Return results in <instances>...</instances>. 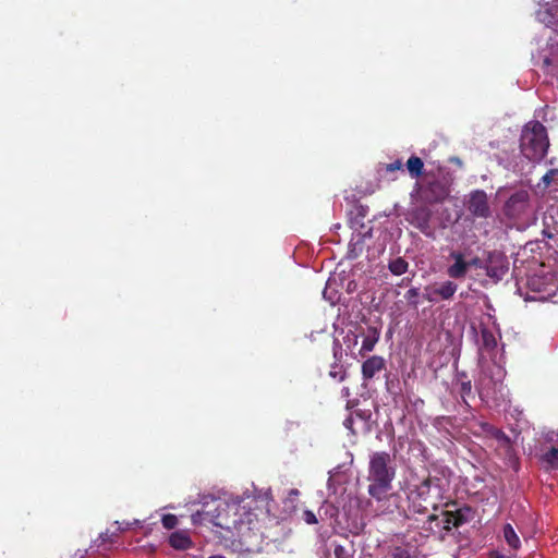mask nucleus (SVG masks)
<instances>
[{
    "mask_svg": "<svg viewBox=\"0 0 558 558\" xmlns=\"http://www.w3.org/2000/svg\"><path fill=\"white\" fill-rule=\"evenodd\" d=\"M493 435L500 442V446L506 449V452L509 456V458H511L513 456V448L509 436H507L502 430L497 428L494 429Z\"/></svg>",
    "mask_w": 558,
    "mask_h": 558,
    "instance_id": "b1692460",
    "label": "nucleus"
},
{
    "mask_svg": "<svg viewBox=\"0 0 558 558\" xmlns=\"http://www.w3.org/2000/svg\"><path fill=\"white\" fill-rule=\"evenodd\" d=\"M386 172H393L397 170H403V163L401 159H396L393 162L385 165Z\"/></svg>",
    "mask_w": 558,
    "mask_h": 558,
    "instance_id": "7c9ffc66",
    "label": "nucleus"
},
{
    "mask_svg": "<svg viewBox=\"0 0 558 558\" xmlns=\"http://www.w3.org/2000/svg\"><path fill=\"white\" fill-rule=\"evenodd\" d=\"M117 536H118L117 531H114V532L106 531V532L100 534L99 539L101 541L102 544H105V543L112 544V543L116 542L114 538Z\"/></svg>",
    "mask_w": 558,
    "mask_h": 558,
    "instance_id": "c756f323",
    "label": "nucleus"
},
{
    "mask_svg": "<svg viewBox=\"0 0 558 558\" xmlns=\"http://www.w3.org/2000/svg\"><path fill=\"white\" fill-rule=\"evenodd\" d=\"M410 282V279L409 278H403L400 286H404V284H408Z\"/></svg>",
    "mask_w": 558,
    "mask_h": 558,
    "instance_id": "4c0bfd02",
    "label": "nucleus"
},
{
    "mask_svg": "<svg viewBox=\"0 0 558 558\" xmlns=\"http://www.w3.org/2000/svg\"><path fill=\"white\" fill-rule=\"evenodd\" d=\"M472 509L469 506H464L453 511H444V529L446 531H450L452 527H459L463 525L469 521Z\"/></svg>",
    "mask_w": 558,
    "mask_h": 558,
    "instance_id": "9d476101",
    "label": "nucleus"
},
{
    "mask_svg": "<svg viewBox=\"0 0 558 558\" xmlns=\"http://www.w3.org/2000/svg\"><path fill=\"white\" fill-rule=\"evenodd\" d=\"M397 475L395 456L387 451H375L369 454L367 469V493L377 502L391 501L399 495L391 493L392 482Z\"/></svg>",
    "mask_w": 558,
    "mask_h": 558,
    "instance_id": "f257e3e1",
    "label": "nucleus"
},
{
    "mask_svg": "<svg viewBox=\"0 0 558 558\" xmlns=\"http://www.w3.org/2000/svg\"><path fill=\"white\" fill-rule=\"evenodd\" d=\"M332 354L335 361L330 366L328 375L337 381H343L347 378V369L341 363L343 359L342 344L337 339L332 341Z\"/></svg>",
    "mask_w": 558,
    "mask_h": 558,
    "instance_id": "f8f14e48",
    "label": "nucleus"
},
{
    "mask_svg": "<svg viewBox=\"0 0 558 558\" xmlns=\"http://www.w3.org/2000/svg\"><path fill=\"white\" fill-rule=\"evenodd\" d=\"M437 499L438 498H436L434 490L422 482L411 489L409 494L412 510L420 514L426 513L429 507L436 510Z\"/></svg>",
    "mask_w": 558,
    "mask_h": 558,
    "instance_id": "20e7f679",
    "label": "nucleus"
},
{
    "mask_svg": "<svg viewBox=\"0 0 558 558\" xmlns=\"http://www.w3.org/2000/svg\"><path fill=\"white\" fill-rule=\"evenodd\" d=\"M392 558H416L408 547L396 546L391 549Z\"/></svg>",
    "mask_w": 558,
    "mask_h": 558,
    "instance_id": "a878e982",
    "label": "nucleus"
},
{
    "mask_svg": "<svg viewBox=\"0 0 558 558\" xmlns=\"http://www.w3.org/2000/svg\"><path fill=\"white\" fill-rule=\"evenodd\" d=\"M161 522L165 529L172 530L178 525V518L171 513L163 514Z\"/></svg>",
    "mask_w": 558,
    "mask_h": 558,
    "instance_id": "bb28decb",
    "label": "nucleus"
},
{
    "mask_svg": "<svg viewBox=\"0 0 558 558\" xmlns=\"http://www.w3.org/2000/svg\"><path fill=\"white\" fill-rule=\"evenodd\" d=\"M544 235L547 236V238H551V234L546 232V231H543Z\"/></svg>",
    "mask_w": 558,
    "mask_h": 558,
    "instance_id": "a19ab883",
    "label": "nucleus"
},
{
    "mask_svg": "<svg viewBox=\"0 0 558 558\" xmlns=\"http://www.w3.org/2000/svg\"><path fill=\"white\" fill-rule=\"evenodd\" d=\"M470 264V267L471 266H474V267H482L481 265V259L478 257H474L473 259H471L470 262H468Z\"/></svg>",
    "mask_w": 558,
    "mask_h": 558,
    "instance_id": "c9c22d12",
    "label": "nucleus"
},
{
    "mask_svg": "<svg viewBox=\"0 0 558 558\" xmlns=\"http://www.w3.org/2000/svg\"><path fill=\"white\" fill-rule=\"evenodd\" d=\"M354 415H356L357 417H360V418H361V420H363V421H366V420H367V417H368V415H366V414H365L364 412H362V411H355V412L353 413V416H354Z\"/></svg>",
    "mask_w": 558,
    "mask_h": 558,
    "instance_id": "e433bc0d",
    "label": "nucleus"
},
{
    "mask_svg": "<svg viewBox=\"0 0 558 558\" xmlns=\"http://www.w3.org/2000/svg\"><path fill=\"white\" fill-rule=\"evenodd\" d=\"M457 283L448 280L426 287V293L423 296L426 301L433 303L438 300H450L457 292Z\"/></svg>",
    "mask_w": 558,
    "mask_h": 558,
    "instance_id": "6e6552de",
    "label": "nucleus"
},
{
    "mask_svg": "<svg viewBox=\"0 0 558 558\" xmlns=\"http://www.w3.org/2000/svg\"><path fill=\"white\" fill-rule=\"evenodd\" d=\"M363 336L364 338L360 350L361 355L374 350L375 344L379 340V331L375 327H367L366 332L363 333Z\"/></svg>",
    "mask_w": 558,
    "mask_h": 558,
    "instance_id": "dca6fc26",
    "label": "nucleus"
},
{
    "mask_svg": "<svg viewBox=\"0 0 558 558\" xmlns=\"http://www.w3.org/2000/svg\"><path fill=\"white\" fill-rule=\"evenodd\" d=\"M481 339H482V348L486 351H493L497 347V340L495 335L487 327H481Z\"/></svg>",
    "mask_w": 558,
    "mask_h": 558,
    "instance_id": "aec40b11",
    "label": "nucleus"
},
{
    "mask_svg": "<svg viewBox=\"0 0 558 558\" xmlns=\"http://www.w3.org/2000/svg\"><path fill=\"white\" fill-rule=\"evenodd\" d=\"M436 519H437V515H435V514H430V515L428 517V520H429V521H435Z\"/></svg>",
    "mask_w": 558,
    "mask_h": 558,
    "instance_id": "ea45409f",
    "label": "nucleus"
},
{
    "mask_svg": "<svg viewBox=\"0 0 558 558\" xmlns=\"http://www.w3.org/2000/svg\"><path fill=\"white\" fill-rule=\"evenodd\" d=\"M549 148V137L545 125L531 120L524 124L520 135V151L530 161H541Z\"/></svg>",
    "mask_w": 558,
    "mask_h": 558,
    "instance_id": "f03ea898",
    "label": "nucleus"
},
{
    "mask_svg": "<svg viewBox=\"0 0 558 558\" xmlns=\"http://www.w3.org/2000/svg\"><path fill=\"white\" fill-rule=\"evenodd\" d=\"M484 268L489 278L498 281L508 272L509 262L505 253L495 250L488 252Z\"/></svg>",
    "mask_w": 558,
    "mask_h": 558,
    "instance_id": "423d86ee",
    "label": "nucleus"
},
{
    "mask_svg": "<svg viewBox=\"0 0 558 558\" xmlns=\"http://www.w3.org/2000/svg\"><path fill=\"white\" fill-rule=\"evenodd\" d=\"M555 174H558V169H550L548 172H546L543 175L542 181L545 184V186H549L550 185Z\"/></svg>",
    "mask_w": 558,
    "mask_h": 558,
    "instance_id": "72a5a7b5",
    "label": "nucleus"
},
{
    "mask_svg": "<svg viewBox=\"0 0 558 558\" xmlns=\"http://www.w3.org/2000/svg\"><path fill=\"white\" fill-rule=\"evenodd\" d=\"M417 194L422 202L425 204H437L442 202L448 195V189L445 183L435 177L429 178V174L423 180L421 184H416Z\"/></svg>",
    "mask_w": 558,
    "mask_h": 558,
    "instance_id": "7ed1b4c3",
    "label": "nucleus"
},
{
    "mask_svg": "<svg viewBox=\"0 0 558 558\" xmlns=\"http://www.w3.org/2000/svg\"><path fill=\"white\" fill-rule=\"evenodd\" d=\"M545 14H547L550 20H547V24L548 25H551V26H556L558 25V8L557 7H551L550 9H548Z\"/></svg>",
    "mask_w": 558,
    "mask_h": 558,
    "instance_id": "cd10ccee",
    "label": "nucleus"
},
{
    "mask_svg": "<svg viewBox=\"0 0 558 558\" xmlns=\"http://www.w3.org/2000/svg\"><path fill=\"white\" fill-rule=\"evenodd\" d=\"M459 393L461 397L462 403L470 409L471 405L469 403V398H473L472 384L471 380H462L460 383Z\"/></svg>",
    "mask_w": 558,
    "mask_h": 558,
    "instance_id": "5701e85b",
    "label": "nucleus"
},
{
    "mask_svg": "<svg viewBox=\"0 0 558 558\" xmlns=\"http://www.w3.org/2000/svg\"><path fill=\"white\" fill-rule=\"evenodd\" d=\"M386 368V361L379 355H373L362 364V376L365 381L371 380L376 374Z\"/></svg>",
    "mask_w": 558,
    "mask_h": 558,
    "instance_id": "4468645a",
    "label": "nucleus"
},
{
    "mask_svg": "<svg viewBox=\"0 0 558 558\" xmlns=\"http://www.w3.org/2000/svg\"><path fill=\"white\" fill-rule=\"evenodd\" d=\"M300 492L296 488H292L288 492V495L282 500V513L283 518H290L294 515L298 511V506L300 502Z\"/></svg>",
    "mask_w": 558,
    "mask_h": 558,
    "instance_id": "2eb2a0df",
    "label": "nucleus"
},
{
    "mask_svg": "<svg viewBox=\"0 0 558 558\" xmlns=\"http://www.w3.org/2000/svg\"><path fill=\"white\" fill-rule=\"evenodd\" d=\"M302 520L310 525L316 524L318 522L315 513L311 510H304L302 513Z\"/></svg>",
    "mask_w": 558,
    "mask_h": 558,
    "instance_id": "c85d7f7f",
    "label": "nucleus"
},
{
    "mask_svg": "<svg viewBox=\"0 0 558 558\" xmlns=\"http://www.w3.org/2000/svg\"><path fill=\"white\" fill-rule=\"evenodd\" d=\"M450 257L454 260L452 265L447 268V275L452 279H463L470 268V264L464 259L461 252H451Z\"/></svg>",
    "mask_w": 558,
    "mask_h": 558,
    "instance_id": "ddd939ff",
    "label": "nucleus"
},
{
    "mask_svg": "<svg viewBox=\"0 0 558 558\" xmlns=\"http://www.w3.org/2000/svg\"><path fill=\"white\" fill-rule=\"evenodd\" d=\"M492 558H504V557L498 553H493Z\"/></svg>",
    "mask_w": 558,
    "mask_h": 558,
    "instance_id": "58836bf2",
    "label": "nucleus"
},
{
    "mask_svg": "<svg viewBox=\"0 0 558 558\" xmlns=\"http://www.w3.org/2000/svg\"><path fill=\"white\" fill-rule=\"evenodd\" d=\"M502 533L505 541L512 549L517 550L520 548V538L510 523L504 525Z\"/></svg>",
    "mask_w": 558,
    "mask_h": 558,
    "instance_id": "6ab92c4d",
    "label": "nucleus"
},
{
    "mask_svg": "<svg viewBox=\"0 0 558 558\" xmlns=\"http://www.w3.org/2000/svg\"><path fill=\"white\" fill-rule=\"evenodd\" d=\"M169 544L174 549L185 550L192 547L193 542L185 532L178 531L170 535Z\"/></svg>",
    "mask_w": 558,
    "mask_h": 558,
    "instance_id": "f3484780",
    "label": "nucleus"
},
{
    "mask_svg": "<svg viewBox=\"0 0 558 558\" xmlns=\"http://www.w3.org/2000/svg\"><path fill=\"white\" fill-rule=\"evenodd\" d=\"M404 299L408 302V305L414 310L417 308L420 304L421 293L418 288H411L409 289L405 294Z\"/></svg>",
    "mask_w": 558,
    "mask_h": 558,
    "instance_id": "393cba45",
    "label": "nucleus"
},
{
    "mask_svg": "<svg viewBox=\"0 0 558 558\" xmlns=\"http://www.w3.org/2000/svg\"><path fill=\"white\" fill-rule=\"evenodd\" d=\"M468 209L477 218H488L490 216V207L486 192L483 190L472 192L468 202Z\"/></svg>",
    "mask_w": 558,
    "mask_h": 558,
    "instance_id": "1a4fd4ad",
    "label": "nucleus"
},
{
    "mask_svg": "<svg viewBox=\"0 0 558 558\" xmlns=\"http://www.w3.org/2000/svg\"><path fill=\"white\" fill-rule=\"evenodd\" d=\"M405 166L412 179H418L424 173V162L417 156H411L408 159Z\"/></svg>",
    "mask_w": 558,
    "mask_h": 558,
    "instance_id": "a211bd4d",
    "label": "nucleus"
},
{
    "mask_svg": "<svg viewBox=\"0 0 558 558\" xmlns=\"http://www.w3.org/2000/svg\"><path fill=\"white\" fill-rule=\"evenodd\" d=\"M530 206V193L526 190L514 192L505 203L504 214L511 219L522 217Z\"/></svg>",
    "mask_w": 558,
    "mask_h": 558,
    "instance_id": "39448f33",
    "label": "nucleus"
},
{
    "mask_svg": "<svg viewBox=\"0 0 558 558\" xmlns=\"http://www.w3.org/2000/svg\"><path fill=\"white\" fill-rule=\"evenodd\" d=\"M541 460L548 468L558 470V448H549L542 454Z\"/></svg>",
    "mask_w": 558,
    "mask_h": 558,
    "instance_id": "4be33fe9",
    "label": "nucleus"
},
{
    "mask_svg": "<svg viewBox=\"0 0 558 558\" xmlns=\"http://www.w3.org/2000/svg\"><path fill=\"white\" fill-rule=\"evenodd\" d=\"M335 557L336 558H352V555L343 546L338 545L335 548Z\"/></svg>",
    "mask_w": 558,
    "mask_h": 558,
    "instance_id": "473e14b6",
    "label": "nucleus"
},
{
    "mask_svg": "<svg viewBox=\"0 0 558 558\" xmlns=\"http://www.w3.org/2000/svg\"><path fill=\"white\" fill-rule=\"evenodd\" d=\"M389 271L395 276H401L409 269V263L403 257H397L388 263Z\"/></svg>",
    "mask_w": 558,
    "mask_h": 558,
    "instance_id": "412c9836",
    "label": "nucleus"
},
{
    "mask_svg": "<svg viewBox=\"0 0 558 558\" xmlns=\"http://www.w3.org/2000/svg\"><path fill=\"white\" fill-rule=\"evenodd\" d=\"M430 218L432 211L426 206H418L410 214V223L418 229L422 233L430 235Z\"/></svg>",
    "mask_w": 558,
    "mask_h": 558,
    "instance_id": "9b49d317",
    "label": "nucleus"
},
{
    "mask_svg": "<svg viewBox=\"0 0 558 558\" xmlns=\"http://www.w3.org/2000/svg\"><path fill=\"white\" fill-rule=\"evenodd\" d=\"M138 523H140L138 520H134L133 522H126V521L119 522V521H116V524H117L116 531L117 532H124V531L130 530L132 525H137Z\"/></svg>",
    "mask_w": 558,
    "mask_h": 558,
    "instance_id": "2f4dec72",
    "label": "nucleus"
},
{
    "mask_svg": "<svg viewBox=\"0 0 558 558\" xmlns=\"http://www.w3.org/2000/svg\"><path fill=\"white\" fill-rule=\"evenodd\" d=\"M354 424V416L353 413H350V415L343 421V425L347 429H349L353 435L356 434V430L353 427Z\"/></svg>",
    "mask_w": 558,
    "mask_h": 558,
    "instance_id": "f704fd0d",
    "label": "nucleus"
},
{
    "mask_svg": "<svg viewBox=\"0 0 558 558\" xmlns=\"http://www.w3.org/2000/svg\"><path fill=\"white\" fill-rule=\"evenodd\" d=\"M448 473L449 470L445 466H434L422 483L434 490L436 498H440L448 485Z\"/></svg>",
    "mask_w": 558,
    "mask_h": 558,
    "instance_id": "0eeeda50",
    "label": "nucleus"
},
{
    "mask_svg": "<svg viewBox=\"0 0 558 558\" xmlns=\"http://www.w3.org/2000/svg\"><path fill=\"white\" fill-rule=\"evenodd\" d=\"M209 558H225L222 556H210Z\"/></svg>",
    "mask_w": 558,
    "mask_h": 558,
    "instance_id": "79ce46f5",
    "label": "nucleus"
}]
</instances>
